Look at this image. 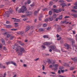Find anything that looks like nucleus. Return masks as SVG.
<instances>
[{"label": "nucleus", "mask_w": 77, "mask_h": 77, "mask_svg": "<svg viewBox=\"0 0 77 77\" xmlns=\"http://www.w3.org/2000/svg\"><path fill=\"white\" fill-rule=\"evenodd\" d=\"M13 48L14 50H15L17 51L19 50H20V51L21 53H26V51L24 50V49L23 48H21L20 46L18 45H15L14 46H13Z\"/></svg>", "instance_id": "obj_1"}, {"label": "nucleus", "mask_w": 77, "mask_h": 77, "mask_svg": "<svg viewBox=\"0 0 77 77\" xmlns=\"http://www.w3.org/2000/svg\"><path fill=\"white\" fill-rule=\"evenodd\" d=\"M27 11V8L26 7V6H23L22 8H21V9H19L17 11V12L19 13H20L22 12V13H24V11Z\"/></svg>", "instance_id": "obj_2"}, {"label": "nucleus", "mask_w": 77, "mask_h": 77, "mask_svg": "<svg viewBox=\"0 0 77 77\" xmlns=\"http://www.w3.org/2000/svg\"><path fill=\"white\" fill-rule=\"evenodd\" d=\"M9 11H6L5 12V14L7 15V16L8 17L9 14H12L13 12V11L11 8L9 9Z\"/></svg>", "instance_id": "obj_3"}, {"label": "nucleus", "mask_w": 77, "mask_h": 77, "mask_svg": "<svg viewBox=\"0 0 77 77\" xmlns=\"http://www.w3.org/2000/svg\"><path fill=\"white\" fill-rule=\"evenodd\" d=\"M49 48H51L54 51H56V48L55 46H50L49 47Z\"/></svg>", "instance_id": "obj_4"}, {"label": "nucleus", "mask_w": 77, "mask_h": 77, "mask_svg": "<svg viewBox=\"0 0 77 77\" xmlns=\"http://www.w3.org/2000/svg\"><path fill=\"white\" fill-rule=\"evenodd\" d=\"M6 64L7 65H9V64H13V65H15V66H16V63L13 61L6 62Z\"/></svg>", "instance_id": "obj_5"}, {"label": "nucleus", "mask_w": 77, "mask_h": 77, "mask_svg": "<svg viewBox=\"0 0 77 77\" xmlns=\"http://www.w3.org/2000/svg\"><path fill=\"white\" fill-rule=\"evenodd\" d=\"M72 45L73 48H75L77 50V46L75 45V41L74 40H73L72 41Z\"/></svg>", "instance_id": "obj_6"}, {"label": "nucleus", "mask_w": 77, "mask_h": 77, "mask_svg": "<svg viewBox=\"0 0 77 77\" xmlns=\"http://www.w3.org/2000/svg\"><path fill=\"white\" fill-rule=\"evenodd\" d=\"M53 66H54V67H55V68H52V69L53 70H57V68H58V64H56L54 65Z\"/></svg>", "instance_id": "obj_7"}, {"label": "nucleus", "mask_w": 77, "mask_h": 77, "mask_svg": "<svg viewBox=\"0 0 77 77\" xmlns=\"http://www.w3.org/2000/svg\"><path fill=\"white\" fill-rule=\"evenodd\" d=\"M71 59L74 62H77V57H75L74 58H71Z\"/></svg>", "instance_id": "obj_8"}, {"label": "nucleus", "mask_w": 77, "mask_h": 77, "mask_svg": "<svg viewBox=\"0 0 77 77\" xmlns=\"http://www.w3.org/2000/svg\"><path fill=\"white\" fill-rule=\"evenodd\" d=\"M33 13L32 12H27L26 13V14L27 16H29V15H32Z\"/></svg>", "instance_id": "obj_9"}, {"label": "nucleus", "mask_w": 77, "mask_h": 77, "mask_svg": "<svg viewBox=\"0 0 77 77\" xmlns=\"http://www.w3.org/2000/svg\"><path fill=\"white\" fill-rule=\"evenodd\" d=\"M64 46H65L66 47L67 49H69V45L67 43H65L64 44Z\"/></svg>", "instance_id": "obj_10"}, {"label": "nucleus", "mask_w": 77, "mask_h": 77, "mask_svg": "<svg viewBox=\"0 0 77 77\" xmlns=\"http://www.w3.org/2000/svg\"><path fill=\"white\" fill-rule=\"evenodd\" d=\"M48 63H51L52 65H54V64L55 63L54 61H51L50 60H49L48 61Z\"/></svg>", "instance_id": "obj_11"}, {"label": "nucleus", "mask_w": 77, "mask_h": 77, "mask_svg": "<svg viewBox=\"0 0 77 77\" xmlns=\"http://www.w3.org/2000/svg\"><path fill=\"white\" fill-rule=\"evenodd\" d=\"M72 16V17H73L74 18H77V14H71Z\"/></svg>", "instance_id": "obj_12"}, {"label": "nucleus", "mask_w": 77, "mask_h": 77, "mask_svg": "<svg viewBox=\"0 0 77 77\" xmlns=\"http://www.w3.org/2000/svg\"><path fill=\"white\" fill-rule=\"evenodd\" d=\"M44 45H50L51 44V43H50L48 42H46L44 43Z\"/></svg>", "instance_id": "obj_13"}, {"label": "nucleus", "mask_w": 77, "mask_h": 77, "mask_svg": "<svg viewBox=\"0 0 77 77\" xmlns=\"http://www.w3.org/2000/svg\"><path fill=\"white\" fill-rule=\"evenodd\" d=\"M45 30V29L43 28H40L39 29V32H44Z\"/></svg>", "instance_id": "obj_14"}, {"label": "nucleus", "mask_w": 77, "mask_h": 77, "mask_svg": "<svg viewBox=\"0 0 77 77\" xmlns=\"http://www.w3.org/2000/svg\"><path fill=\"white\" fill-rule=\"evenodd\" d=\"M60 5L62 6V8H63L64 6H66V5L65 3H63L60 4Z\"/></svg>", "instance_id": "obj_15"}, {"label": "nucleus", "mask_w": 77, "mask_h": 77, "mask_svg": "<svg viewBox=\"0 0 77 77\" xmlns=\"http://www.w3.org/2000/svg\"><path fill=\"white\" fill-rule=\"evenodd\" d=\"M14 22H20V20L18 19H15L14 20Z\"/></svg>", "instance_id": "obj_16"}, {"label": "nucleus", "mask_w": 77, "mask_h": 77, "mask_svg": "<svg viewBox=\"0 0 77 77\" xmlns=\"http://www.w3.org/2000/svg\"><path fill=\"white\" fill-rule=\"evenodd\" d=\"M53 10L54 11V12H56V13H58V12H59V10H58L53 9Z\"/></svg>", "instance_id": "obj_17"}, {"label": "nucleus", "mask_w": 77, "mask_h": 77, "mask_svg": "<svg viewBox=\"0 0 77 77\" xmlns=\"http://www.w3.org/2000/svg\"><path fill=\"white\" fill-rule=\"evenodd\" d=\"M18 42L19 43H20L19 44H20L21 45H24V44L23 43H22L21 42V41H19Z\"/></svg>", "instance_id": "obj_18"}, {"label": "nucleus", "mask_w": 77, "mask_h": 77, "mask_svg": "<svg viewBox=\"0 0 77 77\" xmlns=\"http://www.w3.org/2000/svg\"><path fill=\"white\" fill-rule=\"evenodd\" d=\"M30 29V27L29 26H27L26 28V31L27 32L28 30H29Z\"/></svg>", "instance_id": "obj_19"}, {"label": "nucleus", "mask_w": 77, "mask_h": 77, "mask_svg": "<svg viewBox=\"0 0 77 77\" xmlns=\"http://www.w3.org/2000/svg\"><path fill=\"white\" fill-rule=\"evenodd\" d=\"M20 34L22 35V36L24 35V32L21 31L20 32Z\"/></svg>", "instance_id": "obj_20"}, {"label": "nucleus", "mask_w": 77, "mask_h": 77, "mask_svg": "<svg viewBox=\"0 0 77 77\" xmlns=\"http://www.w3.org/2000/svg\"><path fill=\"white\" fill-rule=\"evenodd\" d=\"M14 38H15V36H11L10 38V39L11 40H12V39H13Z\"/></svg>", "instance_id": "obj_21"}, {"label": "nucleus", "mask_w": 77, "mask_h": 77, "mask_svg": "<svg viewBox=\"0 0 77 77\" xmlns=\"http://www.w3.org/2000/svg\"><path fill=\"white\" fill-rule=\"evenodd\" d=\"M1 41L3 45H5V40H4V39L2 38L1 39Z\"/></svg>", "instance_id": "obj_22"}, {"label": "nucleus", "mask_w": 77, "mask_h": 77, "mask_svg": "<svg viewBox=\"0 0 77 77\" xmlns=\"http://www.w3.org/2000/svg\"><path fill=\"white\" fill-rule=\"evenodd\" d=\"M74 5L75 6H74V9H77V3H75Z\"/></svg>", "instance_id": "obj_23"}, {"label": "nucleus", "mask_w": 77, "mask_h": 77, "mask_svg": "<svg viewBox=\"0 0 77 77\" xmlns=\"http://www.w3.org/2000/svg\"><path fill=\"white\" fill-rule=\"evenodd\" d=\"M6 27L7 28H11L12 27V26L11 25H7Z\"/></svg>", "instance_id": "obj_24"}, {"label": "nucleus", "mask_w": 77, "mask_h": 77, "mask_svg": "<svg viewBox=\"0 0 77 77\" xmlns=\"http://www.w3.org/2000/svg\"><path fill=\"white\" fill-rule=\"evenodd\" d=\"M44 38H48V35H44L43 36Z\"/></svg>", "instance_id": "obj_25"}, {"label": "nucleus", "mask_w": 77, "mask_h": 77, "mask_svg": "<svg viewBox=\"0 0 77 77\" xmlns=\"http://www.w3.org/2000/svg\"><path fill=\"white\" fill-rule=\"evenodd\" d=\"M57 16L56 14H54L53 15V17L54 18H56V17Z\"/></svg>", "instance_id": "obj_26"}, {"label": "nucleus", "mask_w": 77, "mask_h": 77, "mask_svg": "<svg viewBox=\"0 0 77 77\" xmlns=\"http://www.w3.org/2000/svg\"><path fill=\"white\" fill-rule=\"evenodd\" d=\"M59 20H62V15H61L59 17Z\"/></svg>", "instance_id": "obj_27"}, {"label": "nucleus", "mask_w": 77, "mask_h": 77, "mask_svg": "<svg viewBox=\"0 0 77 77\" xmlns=\"http://www.w3.org/2000/svg\"><path fill=\"white\" fill-rule=\"evenodd\" d=\"M51 29V27H48L47 29V30H50Z\"/></svg>", "instance_id": "obj_28"}, {"label": "nucleus", "mask_w": 77, "mask_h": 77, "mask_svg": "<svg viewBox=\"0 0 77 77\" xmlns=\"http://www.w3.org/2000/svg\"><path fill=\"white\" fill-rule=\"evenodd\" d=\"M69 22H66V21L64 20L63 22V23H65L66 24H68Z\"/></svg>", "instance_id": "obj_29"}, {"label": "nucleus", "mask_w": 77, "mask_h": 77, "mask_svg": "<svg viewBox=\"0 0 77 77\" xmlns=\"http://www.w3.org/2000/svg\"><path fill=\"white\" fill-rule=\"evenodd\" d=\"M11 36V35L10 34H7V38H9V37H10V36Z\"/></svg>", "instance_id": "obj_30"}, {"label": "nucleus", "mask_w": 77, "mask_h": 77, "mask_svg": "<svg viewBox=\"0 0 77 77\" xmlns=\"http://www.w3.org/2000/svg\"><path fill=\"white\" fill-rule=\"evenodd\" d=\"M31 3V2H30V0H28L27 2V3H28V4H30Z\"/></svg>", "instance_id": "obj_31"}, {"label": "nucleus", "mask_w": 77, "mask_h": 77, "mask_svg": "<svg viewBox=\"0 0 77 77\" xmlns=\"http://www.w3.org/2000/svg\"><path fill=\"white\" fill-rule=\"evenodd\" d=\"M63 68V66H61L59 67V69H62Z\"/></svg>", "instance_id": "obj_32"}, {"label": "nucleus", "mask_w": 77, "mask_h": 77, "mask_svg": "<svg viewBox=\"0 0 77 77\" xmlns=\"http://www.w3.org/2000/svg\"><path fill=\"white\" fill-rule=\"evenodd\" d=\"M49 14L50 15H51L52 14V12L51 11H49Z\"/></svg>", "instance_id": "obj_33"}, {"label": "nucleus", "mask_w": 77, "mask_h": 77, "mask_svg": "<svg viewBox=\"0 0 77 77\" xmlns=\"http://www.w3.org/2000/svg\"><path fill=\"white\" fill-rule=\"evenodd\" d=\"M49 19L50 20V21H52L53 20V18L52 17H50Z\"/></svg>", "instance_id": "obj_34"}, {"label": "nucleus", "mask_w": 77, "mask_h": 77, "mask_svg": "<svg viewBox=\"0 0 77 77\" xmlns=\"http://www.w3.org/2000/svg\"><path fill=\"white\" fill-rule=\"evenodd\" d=\"M37 14V11H35L34 12V15H36Z\"/></svg>", "instance_id": "obj_35"}, {"label": "nucleus", "mask_w": 77, "mask_h": 77, "mask_svg": "<svg viewBox=\"0 0 77 77\" xmlns=\"http://www.w3.org/2000/svg\"><path fill=\"white\" fill-rule=\"evenodd\" d=\"M14 24H15V27H18V24H17V23H15Z\"/></svg>", "instance_id": "obj_36"}, {"label": "nucleus", "mask_w": 77, "mask_h": 77, "mask_svg": "<svg viewBox=\"0 0 77 77\" xmlns=\"http://www.w3.org/2000/svg\"><path fill=\"white\" fill-rule=\"evenodd\" d=\"M70 70H73V69H74V67H71L70 68Z\"/></svg>", "instance_id": "obj_37"}, {"label": "nucleus", "mask_w": 77, "mask_h": 77, "mask_svg": "<svg viewBox=\"0 0 77 77\" xmlns=\"http://www.w3.org/2000/svg\"><path fill=\"white\" fill-rule=\"evenodd\" d=\"M53 2H50L49 3V5L50 6H51V5H52L53 4Z\"/></svg>", "instance_id": "obj_38"}, {"label": "nucleus", "mask_w": 77, "mask_h": 77, "mask_svg": "<svg viewBox=\"0 0 77 77\" xmlns=\"http://www.w3.org/2000/svg\"><path fill=\"white\" fill-rule=\"evenodd\" d=\"M41 47H42V48H46V47H45V46L44 45H42Z\"/></svg>", "instance_id": "obj_39"}, {"label": "nucleus", "mask_w": 77, "mask_h": 77, "mask_svg": "<svg viewBox=\"0 0 77 77\" xmlns=\"http://www.w3.org/2000/svg\"><path fill=\"white\" fill-rule=\"evenodd\" d=\"M6 23V24H10V22H9V21H7Z\"/></svg>", "instance_id": "obj_40"}, {"label": "nucleus", "mask_w": 77, "mask_h": 77, "mask_svg": "<svg viewBox=\"0 0 77 77\" xmlns=\"http://www.w3.org/2000/svg\"><path fill=\"white\" fill-rule=\"evenodd\" d=\"M39 60V58H37L34 60V61H37Z\"/></svg>", "instance_id": "obj_41"}, {"label": "nucleus", "mask_w": 77, "mask_h": 77, "mask_svg": "<svg viewBox=\"0 0 77 77\" xmlns=\"http://www.w3.org/2000/svg\"><path fill=\"white\" fill-rule=\"evenodd\" d=\"M60 3H64V2H63V0H60Z\"/></svg>", "instance_id": "obj_42"}, {"label": "nucleus", "mask_w": 77, "mask_h": 77, "mask_svg": "<svg viewBox=\"0 0 77 77\" xmlns=\"http://www.w3.org/2000/svg\"><path fill=\"white\" fill-rule=\"evenodd\" d=\"M47 26V24L45 23L43 25V27H46Z\"/></svg>", "instance_id": "obj_43"}, {"label": "nucleus", "mask_w": 77, "mask_h": 77, "mask_svg": "<svg viewBox=\"0 0 77 77\" xmlns=\"http://www.w3.org/2000/svg\"><path fill=\"white\" fill-rule=\"evenodd\" d=\"M65 66H67L68 67H69V65L68 64L65 63Z\"/></svg>", "instance_id": "obj_44"}, {"label": "nucleus", "mask_w": 77, "mask_h": 77, "mask_svg": "<svg viewBox=\"0 0 77 77\" xmlns=\"http://www.w3.org/2000/svg\"><path fill=\"white\" fill-rule=\"evenodd\" d=\"M58 30H59V31H60L61 30V28L60 27L59 28H58Z\"/></svg>", "instance_id": "obj_45"}, {"label": "nucleus", "mask_w": 77, "mask_h": 77, "mask_svg": "<svg viewBox=\"0 0 77 77\" xmlns=\"http://www.w3.org/2000/svg\"><path fill=\"white\" fill-rule=\"evenodd\" d=\"M45 21L46 22H48V19H46L45 20Z\"/></svg>", "instance_id": "obj_46"}, {"label": "nucleus", "mask_w": 77, "mask_h": 77, "mask_svg": "<svg viewBox=\"0 0 77 77\" xmlns=\"http://www.w3.org/2000/svg\"><path fill=\"white\" fill-rule=\"evenodd\" d=\"M49 67L50 68H51L53 67V66H52V65H50L49 66Z\"/></svg>", "instance_id": "obj_47"}, {"label": "nucleus", "mask_w": 77, "mask_h": 77, "mask_svg": "<svg viewBox=\"0 0 77 77\" xmlns=\"http://www.w3.org/2000/svg\"><path fill=\"white\" fill-rule=\"evenodd\" d=\"M7 32H5L3 33L4 35H8V34H7Z\"/></svg>", "instance_id": "obj_48"}, {"label": "nucleus", "mask_w": 77, "mask_h": 77, "mask_svg": "<svg viewBox=\"0 0 77 77\" xmlns=\"http://www.w3.org/2000/svg\"><path fill=\"white\" fill-rule=\"evenodd\" d=\"M43 11H47V8H43V9H42Z\"/></svg>", "instance_id": "obj_49"}, {"label": "nucleus", "mask_w": 77, "mask_h": 77, "mask_svg": "<svg viewBox=\"0 0 77 77\" xmlns=\"http://www.w3.org/2000/svg\"><path fill=\"white\" fill-rule=\"evenodd\" d=\"M26 15H22V17H23V18H24V17H26Z\"/></svg>", "instance_id": "obj_50"}, {"label": "nucleus", "mask_w": 77, "mask_h": 77, "mask_svg": "<svg viewBox=\"0 0 77 77\" xmlns=\"http://www.w3.org/2000/svg\"><path fill=\"white\" fill-rule=\"evenodd\" d=\"M72 12H77V11L74 10H72Z\"/></svg>", "instance_id": "obj_51"}, {"label": "nucleus", "mask_w": 77, "mask_h": 77, "mask_svg": "<svg viewBox=\"0 0 77 77\" xmlns=\"http://www.w3.org/2000/svg\"><path fill=\"white\" fill-rule=\"evenodd\" d=\"M69 18V17L66 16L64 17V18Z\"/></svg>", "instance_id": "obj_52"}, {"label": "nucleus", "mask_w": 77, "mask_h": 77, "mask_svg": "<svg viewBox=\"0 0 77 77\" xmlns=\"http://www.w3.org/2000/svg\"><path fill=\"white\" fill-rule=\"evenodd\" d=\"M43 67H42V69L44 70L45 68V66H44V65H42Z\"/></svg>", "instance_id": "obj_53"}, {"label": "nucleus", "mask_w": 77, "mask_h": 77, "mask_svg": "<svg viewBox=\"0 0 77 77\" xmlns=\"http://www.w3.org/2000/svg\"><path fill=\"white\" fill-rule=\"evenodd\" d=\"M60 39H61V37H60L59 38H57V41H59V40H60Z\"/></svg>", "instance_id": "obj_54"}, {"label": "nucleus", "mask_w": 77, "mask_h": 77, "mask_svg": "<svg viewBox=\"0 0 77 77\" xmlns=\"http://www.w3.org/2000/svg\"><path fill=\"white\" fill-rule=\"evenodd\" d=\"M6 73L5 72L4 75V76L3 77H6Z\"/></svg>", "instance_id": "obj_55"}, {"label": "nucleus", "mask_w": 77, "mask_h": 77, "mask_svg": "<svg viewBox=\"0 0 77 77\" xmlns=\"http://www.w3.org/2000/svg\"><path fill=\"white\" fill-rule=\"evenodd\" d=\"M34 5H35L34 4H33L31 5H30V6L32 7H33V6H34Z\"/></svg>", "instance_id": "obj_56"}, {"label": "nucleus", "mask_w": 77, "mask_h": 77, "mask_svg": "<svg viewBox=\"0 0 77 77\" xmlns=\"http://www.w3.org/2000/svg\"><path fill=\"white\" fill-rule=\"evenodd\" d=\"M64 71H65L64 70H61V72H62V73H63V72H64Z\"/></svg>", "instance_id": "obj_57"}, {"label": "nucleus", "mask_w": 77, "mask_h": 77, "mask_svg": "<svg viewBox=\"0 0 77 77\" xmlns=\"http://www.w3.org/2000/svg\"><path fill=\"white\" fill-rule=\"evenodd\" d=\"M27 4H28L27 2H25L24 3L25 5H27Z\"/></svg>", "instance_id": "obj_58"}, {"label": "nucleus", "mask_w": 77, "mask_h": 77, "mask_svg": "<svg viewBox=\"0 0 77 77\" xmlns=\"http://www.w3.org/2000/svg\"><path fill=\"white\" fill-rule=\"evenodd\" d=\"M51 74H56V73H54V72H51Z\"/></svg>", "instance_id": "obj_59"}, {"label": "nucleus", "mask_w": 77, "mask_h": 77, "mask_svg": "<svg viewBox=\"0 0 77 77\" xmlns=\"http://www.w3.org/2000/svg\"><path fill=\"white\" fill-rule=\"evenodd\" d=\"M0 68H3V65H2L1 64H0Z\"/></svg>", "instance_id": "obj_60"}, {"label": "nucleus", "mask_w": 77, "mask_h": 77, "mask_svg": "<svg viewBox=\"0 0 77 77\" xmlns=\"http://www.w3.org/2000/svg\"><path fill=\"white\" fill-rule=\"evenodd\" d=\"M58 74H60V70H59L58 71Z\"/></svg>", "instance_id": "obj_61"}, {"label": "nucleus", "mask_w": 77, "mask_h": 77, "mask_svg": "<svg viewBox=\"0 0 77 77\" xmlns=\"http://www.w3.org/2000/svg\"><path fill=\"white\" fill-rule=\"evenodd\" d=\"M59 77H66V76H62V75H60Z\"/></svg>", "instance_id": "obj_62"}, {"label": "nucleus", "mask_w": 77, "mask_h": 77, "mask_svg": "<svg viewBox=\"0 0 77 77\" xmlns=\"http://www.w3.org/2000/svg\"><path fill=\"white\" fill-rule=\"evenodd\" d=\"M56 36H57V38H59V35L58 34H57Z\"/></svg>", "instance_id": "obj_63"}, {"label": "nucleus", "mask_w": 77, "mask_h": 77, "mask_svg": "<svg viewBox=\"0 0 77 77\" xmlns=\"http://www.w3.org/2000/svg\"><path fill=\"white\" fill-rule=\"evenodd\" d=\"M23 66H24V67H26L27 66V65H26V64H23Z\"/></svg>", "instance_id": "obj_64"}]
</instances>
